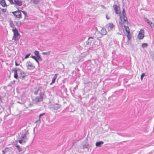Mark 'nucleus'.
I'll return each instance as SVG.
<instances>
[{"instance_id":"obj_1","label":"nucleus","mask_w":154,"mask_h":154,"mask_svg":"<svg viewBox=\"0 0 154 154\" xmlns=\"http://www.w3.org/2000/svg\"><path fill=\"white\" fill-rule=\"evenodd\" d=\"M122 15L121 14L120 15L119 23L122 28L124 27L125 29V32H124V33L127 37L128 40H129L131 38L130 29L128 26V22L126 16V13L125 10L124 9L122 10Z\"/></svg>"},{"instance_id":"obj_2","label":"nucleus","mask_w":154,"mask_h":154,"mask_svg":"<svg viewBox=\"0 0 154 154\" xmlns=\"http://www.w3.org/2000/svg\"><path fill=\"white\" fill-rule=\"evenodd\" d=\"M12 31L14 33L13 38L15 40H18L20 37V34L18 33V31L16 28H13Z\"/></svg>"},{"instance_id":"obj_3","label":"nucleus","mask_w":154,"mask_h":154,"mask_svg":"<svg viewBox=\"0 0 154 154\" xmlns=\"http://www.w3.org/2000/svg\"><path fill=\"white\" fill-rule=\"evenodd\" d=\"M26 67L29 70H32L35 68V66L30 61H27L26 63Z\"/></svg>"},{"instance_id":"obj_4","label":"nucleus","mask_w":154,"mask_h":154,"mask_svg":"<svg viewBox=\"0 0 154 154\" xmlns=\"http://www.w3.org/2000/svg\"><path fill=\"white\" fill-rule=\"evenodd\" d=\"M96 29L97 31H98L102 35H105L107 33L105 29L100 26H98V28L96 27Z\"/></svg>"},{"instance_id":"obj_5","label":"nucleus","mask_w":154,"mask_h":154,"mask_svg":"<svg viewBox=\"0 0 154 154\" xmlns=\"http://www.w3.org/2000/svg\"><path fill=\"white\" fill-rule=\"evenodd\" d=\"M21 11L18 10L12 12V13L16 17L20 18L21 17Z\"/></svg>"},{"instance_id":"obj_6","label":"nucleus","mask_w":154,"mask_h":154,"mask_svg":"<svg viewBox=\"0 0 154 154\" xmlns=\"http://www.w3.org/2000/svg\"><path fill=\"white\" fill-rule=\"evenodd\" d=\"M144 31L143 29H141L138 35L137 38L139 39H143L144 37Z\"/></svg>"},{"instance_id":"obj_7","label":"nucleus","mask_w":154,"mask_h":154,"mask_svg":"<svg viewBox=\"0 0 154 154\" xmlns=\"http://www.w3.org/2000/svg\"><path fill=\"white\" fill-rule=\"evenodd\" d=\"M113 7L116 14H118L120 13L119 15H121V14H122V15H123L122 14L120 13V7L119 6H118L116 5H114L113 6Z\"/></svg>"},{"instance_id":"obj_8","label":"nucleus","mask_w":154,"mask_h":154,"mask_svg":"<svg viewBox=\"0 0 154 154\" xmlns=\"http://www.w3.org/2000/svg\"><path fill=\"white\" fill-rule=\"evenodd\" d=\"M114 27V25L112 23H109L106 26V29L109 31L111 30Z\"/></svg>"},{"instance_id":"obj_9","label":"nucleus","mask_w":154,"mask_h":154,"mask_svg":"<svg viewBox=\"0 0 154 154\" xmlns=\"http://www.w3.org/2000/svg\"><path fill=\"white\" fill-rule=\"evenodd\" d=\"M43 97L42 95H40L38 97H36L35 99V102L37 103L40 102L42 101Z\"/></svg>"},{"instance_id":"obj_10","label":"nucleus","mask_w":154,"mask_h":154,"mask_svg":"<svg viewBox=\"0 0 154 154\" xmlns=\"http://www.w3.org/2000/svg\"><path fill=\"white\" fill-rule=\"evenodd\" d=\"M12 71L14 72V77L16 79H17L18 78V75H17V68H15L14 69H13Z\"/></svg>"},{"instance_id":"obj_11","label":"nucleus","mask_w":154,"mask_h":154,"mask_svg":"<svg viewBox=\"0 0 154 154\" xmlns=\"http://www.w3.org/2000/svg\"><path fill=\"white\" fill-rule=\"evenodd\" d=\"M14 4L20 6L22 5V2L20 0H14Z\"/></svg>"},{"instance_id":"obj_12","label":"nucleus","mask_w":154,"mask_h":154,"mask_svg":"<svg viewBox=\"0 0 154 154\" xmlns=\"http://www.w3.org/2000/svg\"><path fill=\"white\" fill-rule=\"evenodd\" d=\"M146 20L147 23L152 28L154 27V24L153 23L151 22L149 19H146Z\"/></svg>"},{"instance_id":"obj_13","label":"nucleus","mask_w":154,"mask_h":154,"mask_svg":"<svg viewBox=\"0 0 154 154\" xmlns=\"http://www.w3.org/2000/svg\"><path fill=\"white\" fill-rule=\"evenodd\" d=\"M104 142L102 141H100V142H96L95 143V145L97 147H101V145L103 144Z\"/></svg>"},{"instance_id":"obj_14","label":"nucleus","mask_w":154,"mask_h":154,"mask_svg":"<svg viewBox=\"0 0 154 154\" xmlns=\"http://www.w3.org/2000/svg\"><path fill=\"white\" fill-rule=\"evenodd\" d=\"M57 74H56L54 75V76L52 80V82L50 84V85H52V84L54 83L55 82V80L57 78Z\"/></svg>"},{"instance_id":"obj_15","label":"nucleus","mask_w":154,"mask_h":154,"mask_svg":"<svg viewBox=\"0 0 154 154\" xmlns=\"http://www.w3.org/2000/svg\"><path fill=\"white\" fill-rule=\"evenodd\" d=\"M0 4L3 7H5L6 5L5 0H0Z\"/></svg>"},{"instance_id":"obj_16","label":"nucleus","mask_w":154,"mask_h":154,"mask_svg":"<svg viewBox=\"0 0 154 154\" xmlns=\"http://www.w3.org/2000/svg\"><path fill=\"white\" fill-rule=\"evenodd\" d=\"M60 108V105L58 104H55L54 105V110H57Z\"/></svg>"},{"instance_id":"obj_17","label":"nucleus","mask_w":154,"mask_h":154,"mask_svg":"<svg viewBox=\"0 0 154 154\" xmlns=\"http://www.w3.org/2000/svg\"><path fill=\"white\" fill-rule=\"evenodd\" d=\"M35 55L36 56V57L38 58H40L39 55V52L37 51H35L34 52Z\"/></svg>"},{"instance_id":"obj_18","label":"nucleus","mask_w":154,"mask_h":154,"mask_svg":"<svg viewBox=\"0 0 154 154\" xmlns=\"http://www.w3.org/2000/svg\"><path fill=\"white\" fill-rule=\"evenodd\" d=\"M26 133H25L23 135V136L21 137V139L23 140H25L27 139V138L26 137Z\"/></svg>"},{"instance_id":"obj_19","label":"nucleus","mask_w":154,"mask_h":154,"mask_svg":"<svg viewBox=\"0 0 154 154\" xmlns=\"http://www.w3.org/2000/svg\"><path fill=\"white\" fill-rule=\"evenodd\" d=\"M6 9L5 8H0V13H3L5 12H6Z\"/></svg>"},{"instance_id":"obj_20","label":"nucleus","mask_w":154,"mask_h":154,"mask_svg":"<svg viewBox=\"0 0 154 154\" xmlns=\"http://www.w3.org/2000/svg\"><path fill=\"white\" fill-rule=\"evenodd\" d=\"M148 46V45L147 43H143L142 45V47L143 48H144L145 47H146Z\"/></svg>"},{"instance_id":"obj_21","label":"nucleus","mask_w":154,"mask_h":154,"mask_svg":"<svg viewBox=\"0 0 154 154\" xmlns=\"http://www.w3.org/2000/svg\"><path fill=\"white\" fill-rule=\"evenodd\" d=\"M43 55H49L50 54V51H48L47 52H44L42 53Z\"/></svg>"},{"instance_id":"obj_22","label":"nucleus","mask_w":154,"mask_h":154,"mask_svg":"<svg viewBox=\"0 0 154 154\" xmlns=\"http://www.w3.org/2000/svg\"><path fill=\"white\" fill-rule=\"evenodd\" d=\"M16 147L17 148V149L20 152L21 151V149L20 148V147L18 145H16Z\"/></svg>"},{"instance_id":"obj_23","label":"nucleus","mask_w":154,"mask_h":154,"mask_svg":"<svg viewBox=\"0 0 154 154\" xmlns=\"http://www.w3.org/2000/svg\"><path fill=\"white\" fill-rule=\"evenodd\" d=\"M33 2L34 3L37 4L39 2V0H33Z\"/></svg>"},{"instance_id":"obj_24","label":"nucleus","mask_w":154,"mask_h":154,"mask_svg":"<svg viewBox=\"0 0 154 154\" xmlns=\"http://www.w3.org/2000/svg\"><path fill=\"white\" fill-rule=\"evenodd\" d=\"M18 142H19V143L21 144L23 142L24 143H25L26 141L23 140H22V139H21V140H18Z\"/></svg>"},{"instance_id":"obj_25","label":"nucleus","mask_w":154,"mask_h":154,"mask_svg":"<svg viewBox=\"0 0 154 154\" xmlns=\"http://www.w3.org/2000/svg\"><path fill=\"white\" fill-rule=\"evenodd\" d=\"M145 75V73H143L141 76V79L142 80L143 79V77Z\"/></svg>"},{"instance_id":"obj_26","label":"nucleus","mask_w":154,"mask_h":154,"mask_svg":"<svg viewBox=\"0 0 154 154\" xmlns=\"http://www.w3.org/2000/svg\"><path fill=\"white\" fill-rule=\"evenodd\" d=\"M8 1L11 4H14V3L13 0H8Z\"/></svg>"},{"instance_id":"obj_27","label":"nucleus","mask_w":154,"mask_h":154,"mask_svg":"<svg viewBox=\"0 0 154 154\" xmlns=\"http://www.w3.org/2000/svg\"><path fill=\"white\" fill-rule=\"evenodd\" d=\"M30 54H31L30 53H29V54L26 55L25 57V58L26 59V58H28L29 57V56L30 55Z\"/></svg>"},{"instance_id":"obj_28","label":"nucleus","mask_w":154,"mask_h":154,"mask_svg":"<svg viewBox=\"0 0 154 154\" xmlns=\"http://www.w3.org/2000/svg\"><path fill=\"white\" fill-rule=\"evenodd\" d=\"M22 11V13L25 15H26L27 14V13L26 12H25V11Z\"/></svg>"},{"instance_id":"obj_29","label":"nucleus","mask_w":154,"mask_h":154,"mask_svg":"<svg viewBox=\"0 0 154 154\" xmlns=\"http://www.w3.org/2000/svg\"><path fill=\"white\" fill-rule=\"evenodd\" d=\"M45 114V113H42V114H40L39 115V119H40V118L41 117V116L43 115H44Z\"/></svg>"},{"instance_id":"obj_30","label":"nucleus","mask_w":154,"mask_h":154,"mask_svg":"<svg viewBox=\"0 0 154 154\" xmlns=\"http://www.w3.org/2000/svg\"><path fill=\"white\" fill-rule=\"evenodd\" d=\"M38 89L37 91H36L34 92V94H36L38 93Z\"/></svg>"},{"instance_id":"obj_31","label":"nucleus","mask_w":154,"mask_h":154,"mask_svg":"<svg viewBox=\"0 0 154 154\" xmlns=\"http://www.w3.org/2000/svg\"><path fill=\"white\" fill-rule=\"evenodd\" d=\"M31 57H32V58H33V59H34V60H35L36 59V57L35 56H31Z\"/></svg>"},{"instance_id":"obj_32","label":"nucleus","mask_w":154,"mask_h":154,"mask_svg":"<svg viewBox=\"0 0 154 154\" xmlns=\"http://www.w3.org/2000/svg\"><path fill=\"white\" fill-rule=\"evenodd\" d=\"M106 17L108 20L110 19V17L107 15H106Z\"/></svg>"},{"instance_id":"obj_33","label":"nucleus","mask_w":154,"mask_h":154,"mask_svg":"<svg viewBox=\"0 0 154 154\" xmlns=\"http://www.w3.org/2000/svg\"><path fill=\"white\" fill-rule=\"evenodd\" d=\"M92 42V40L90 42H88L87 44L88 45H90L91 44Z\"/></svg>"},{"instance_id":"obj_34","label":"nucleus","mask_w":154,"mask_h":154,"mask_svg":"<svg viewBox=\"0 0 154 154\" xmlns=\"http://www.w3.org/2000/svg\"><path fill=\"white\" fill-rule=\"evenodd\" d=\"M15 65L16 66H19V64H18L17 63V61H15Z\"/></svg>"},{"instance_id":"obj_35","label":"nucleus","mask_w":154,"mask_h":154,"mask_svg":"<svg viewBox=\"0 0 154 154\" xmlns=\"http://www.w3.org/2000/svg\"><path fill=\"white\" fill-rule=\"evenodd\" d=\"M25 75H21V79H23V78H24V77H25Z\"/></svg>"},{"instance_id":"obj_36","label":"nucleus","mask_w":154,"mask_h":154,"mask_svg":"<svg viewBox=\"0 0 154 154\" xmlns=\"http://www.w3.org/2000/svg\"><path fill=\"white\" fill-rule=\"evenodd\" d=\"M93 38H93V37H89L88 38V40H89V39H91H91H93Z\"/></svg>"},{"instance_id":"obj_37","label":"nucleus","mask_w":154,"mask_h":154,"mask_svg":"<svg viewBox=\"0 0 154 154\" xmlns=\"http://www.w3.org/2000/svg\"><path fill=\"white\" fill-rule=\"evenodd\" d=\"M35 60L36 61V62H37V63H38V62H38V60H37V58H36V59H35Z\"/></svg>"},{"instance_id":"obj_38","label":"nucleus","mask_w":154,"mask_h":154,"mask_svg":"<svg viewBox=\"0 0 154 154\" xmlns=\"http://www.w3.org/2000/svg\"><path fill=\"white\" fill-rule=\"evenodd\" d=\"M2 152L4 154H5V152L4 150H2Z\"/></svg>"},{"instance_id":"obj_39","label":"nucleus","mask_w":154,"mask_h":154,"mask_svg":"<svg viewBox=\"0 0 154 154\" xmlns=\"http://www.w3.org/2000/svg\"><path fill=\"white\" fill-rule=\"evenodd\" d=\"M8 149V148H6L5 149V150H6V149Z\"/></svg>"}]
</instances>
